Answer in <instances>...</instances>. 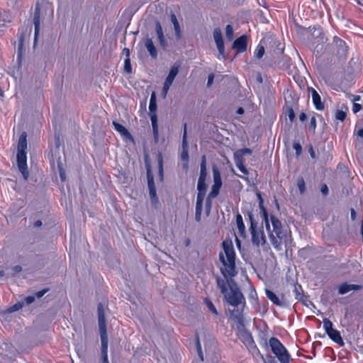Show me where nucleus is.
Wrapping results in <instances>:
<instances>
[{
  "instance_id": "obj_1",
  "label": "nucleus",
  "mask_w": 363,
  "mask_h": 363,
  "mask_svg": "<svg viewBox=\"0 0 363 363\" xmlns=\"http://www.w3.org/2000/svg\"><path fill=\"white\" fill-rule=\"evenodd\" d=\"M222 246L226 258L222 253H220L219 259L223 265L220 272L224 278L216 277L217 286L229 305L233 307L242 305L244 307L245 298L238 284L232 279L237 274L235 252L233 243L230 241L225 240L223 242Z\"/></svg>"
},
{
  "instance_id": "obj_2",
  "label": "nucleus",
  "mask_w": 363,
  "mask_h": 363,
  "mask_svg": "<svg viewBox=\"0 0 363 363\" xmlns=\"http://www.w3.org/2000/svg\"><path fill=\"white\" fill-rule=\"evenodd\" d=\"M270 222L273 230L269 227V231L267 230L270 242L277 250H281L282 242L287 238L286 230L284 229L281 222L275 216H270Z\"/></svg>"
},
{
  "instance_id": "obj_3",
  "label": "nucleus",
  "mask_w": 363,
  "mask_h": 363,
  "mask_svg": "<svg viewBox=\"0 0 363 363\" xmlns=\"http://www.w3.org/2000/svg\"><path fill=\"white\" fill-rule=\"evenodd\" d=\"M269 345L272 353L276 356L280 363H290L291 355L287 349L277 337H270L269 340Z\"/></svg>"
},
{
  "instance_id": "obj_4",
  "label": "nucleus",
  "mask_w": 363,
  "mask_h": 363,
  "mask_svg": "<svg viewBox=\"0 0 363 363\" xmlns=\"http://www.w3.org/2000/svg\"><path fill=\"white\" fill-rule=\"evenodd\" d=\"M248 217L250 223V231L252 235V244L257 247L264 245L266 240L263 230L258 228L257 223L255 220L252 212H248Z\"/></svg>"
},
{
  "instance_id": "obj_5",
  "label": "nucleus",
  "mask_w": 363,
  "mask_h": 363,
  "mask_svg": "<svg viewBox=\"0 0 363 363\" xmlns=\"http://www.w3.org/2000/svg\"><path fill=\"white\" fill-rule=\"evenodd\" d=\"M323 323L325 332L329 338L335 343L340 345H343L344 342L341 337L340 333L337 330H335L333 328V323L329 319L324 318Z\"/></svg>"
},
{
  "instance_id": "obj_6",
  "label": "nucleus",
  "mask_w": 363,
  "mask_h": 363,
  "mask_svg": "<svg viewBox=\"0 0 363 363\" xmlns=\"http://www.w3.org/2000/svg\"><path fill=\"white\" fill-rule=\"evenodd\" d=\"M16 159L18 169L22 174L23 179L27 180L29 177L27 166V152L17 151Z\"/></svg>"
},
{
  "instance_id": "obj_7",
  "label": "nucleus",
  "mask_w": 363,
  "mask_h": 363,
  "mask_svg": "<svg viewBox=\"0 0 363 363\" xmlns=\"http://www.w3.org/2000/svg\"><path fill=\"white\" fill-rule=\"evenodd\" d=\"M213 34L217 49L219 52L218 58V60H225L226 59V55L225 54V46L222 32L220 28H217L214 29Z\"/></svg>"
},
{
  "instance_id": "obj_8",
  "label": "nucleus",
  "mask_w": 363,
  "mask_h": 363,
  "mask_svg": "<svg viewBox=\"0 0 363 363\" xmlns=\"http://www.w3.org/2000/svg\"><path fill=\"white\" fill-rule=\"evenodd\" d=\"M147 179L151 205L155 208H157L159 204V199L157 196L156 187L155 185L153 177L150 172H147Z\"/></svg>"
},
{
  "instance_id": "obj_9",
  "label": "nucleus",
  "mask_w": 363,
  "mask_h": 363,
  "mask_svg": "<svg viewBox=\"0 0 363 363\" xmlns=\"http://www.w3.org/2000/svg\"><path fill=\"white\" fill-rule=\"evenodd\" d=\"M333 43L337 49L336 55L339 59H345L348 53L346 43L337 36H334Z\"/></svg>"
},
{
  "instance_id": "obj_10",
  "label": "nucleus",
  "mask_w": 363,
  "mask_h": 363,
  "mask_svg": "<svg viewBox=\"0 0 363 363\" xmlns=\"http://www.w3.org/2000/svg\"><path fill=\"white\" fill-rule=\"evenodd\" d=\"M182 151L180 155L181 160L184 162V164H183V167L185 169H187L189 168V152H188V141H187V133H186V124L184 123V133L182 136Z\"/></svg>"
},
{
  "instance_id": "obj_11",
  "label": "nucleus",
  "mask_w": 363,
  "mask_h": 363,
  "mask_svg": "<svg viewBox=\"0 0 363 363\" xmlns=\"http://www.w3.org/2000/svg\"><path fill=\"white\" fill-rule=\"evenodd\" d=\"M213 176L214 183L208 194H210V197H216L218 195L219 191L222 186L220 174L216 168H213Z\"/></svg>"
},
{
  "instance_id": "obj_12",
  "label": "nucleus",
  "mask_w": 363,
  "mask_h": 363,
  "mask_svg": "<svg viewBox=\"0 0 363 363\" xmlns=\"http://www.w3.org/2000/svg\"><path fill=\"white\" fill-rule=\"evenodd\" d=\"M247 38L246 35H242L235 40L233 44V48L236 49L238 52L242 53L247 50Z\"/></svg>"
},
{
  "instance_id": "obj_13",
  "label": "nucleus",
  "mask_w": 363,
  "mask_h": 363,
  "mask_svg": "<svg viewBox=\"0 0 363 363\" xmlns=\"http://www.w3.org/2000/svg\"><path fill=\"white\" fill-rule=\"evenodd\" d=\"M309 92L311 93L312 102L315 108L318 111H323L325 108V105L321 101V97L315 89L311 87L308 89Z\"/></svg>"
},
{
  "instance_id": "obj_14",
  "label": "nucleus",
  "mask_w": 363,
  "mask_h": 363,
  "mask_svg": "<svg viewBox=\"0 0 363 363\" xmlns=\"http://www.w3.org/2000/svg\"><path fill=\"white\" fill-rule=\"evenodd\" d=\"M40 9L39 6V4H37L35 9L34 12V16H33V24L35 27V33H34V45H35L37 40H38V35L40 31Z\"/></svg>"
},
{
  "instance_id": "obj_15",
  "label": "nucleus",
  "mask_w": 363,
  "mask_h": 363,
  "mask_svg": "<svg viewBox=\"0 0 363 363\" xmlns=\"http://www.w3.org/2000/svg\"><path fill=\"white\" fill-rule=\"evenodd\" d=\"M97 313L99 330H106L104 309L101 303H99L97 306Z\"/></svg>"
},
{
  "instance_id": "obj_16",
  "label": "nucleus",
  "mask_w": 363,
  "mask_h": 363,
  "mask_svg": "<svg viewBox=\"0 0 363 363\" xmlns=\"http://www.w3.org/2000/svg\"><path fill=\"white\" fill-rule=\"evenodd\" d=\"M362 288V286L359 284H349L347 283H343L340 285L338 288V293L341 295L345 294L348 293L349 291L353 290V291H358L360 290Z\"/></svg>"
},
{
  "instance_id": "obj_17",
  "label": "nucleus",
  "mask_w": 363,
  "mask_h": 363,
  "mask_svg": "<svg viewBox=\"0 0 363 363\" xmlns=\"http://www.w3.org/2000/svg\"><path fill=\"white\" fill-rule=\"evenodd\" d=\"M179 65L175 63L170 69L169 72L166 77L164 84L172 86L175 77L178 74Z\"/></svg>"
},
{
  "instance_id": "obj_18",
  "label": "nucleus",
  "mask_w": 363,
  "mask_h": 363,
  "mask_svg": "<svg viewBox=\"0 0 363 363\" xmlns=\"http://www.w3.org/2000/svg\"><path fill=\"white\" fill-rule=\"evenodd\" d=\"M245 342L247 344V347L250 352H252L253 354H260L259 350L257 347L251 333H248L247 334V335L245 337Z\"/></svg>"
},
{
  "instance_id": "obj_19",
  "label": "nucleus",
  "mask_w": 363,
  "mask_h": 363,
  "mask_svg": "<svg viewBox=\"0 0 363 363\" xmlns=\"http://www.w3.org/2000/svg\"><path fill=\"white\" fill-rule=\"evenodd\" d=\"M100 333V337H101V355L108 354V335L106 330H99Z\"/></svg>"
},
{
  "instance_id": "obj_20",
  "label": "nucleus",
  "mask_w": 363,
  "mask_h": 363,
  "mask_svg": "<svg viewBox=\"0 0 363 363\" xmlns=\"http://www.w3.org/2000/svg\"><path fill=\"white\" fill-rule=\"evenodd\" d=\"M265 294L268 299H269L274 304L278 306H284L283 301L280 298L270 289H265Z\"/></svg>"
},
{
  "instance_id": "obj_21",
  "label": "nucleus",
  "mask_w": 363,
  "mask_h": 363,
  "mask_svg": "<svg viewBox=\"0 0 363 363\" xmlns=\"http://www.w3.org/2000/svg\"><path fill=\"white\" fill-rule=\"evenodd\" d=\"M112 125L115 130L118 132L121 135L125 138H132L131 134L129 133V131L126 129L125 126H123V125L120 124L116 121H113Z\"/></svg>"
},
{
  "instance_id": "obj_22",
  "label": "nucleus",
  "mask_w": 363,
  "mask_h": 363,
  "mask_svg": "<svg viewBox=\"0 0 363 363\" xmlns=\"http://www.w3.org/2000/svg\"><path fill=\"white\" fill-rule=\"evenodd\" d=\"M157 110V101H156V96L153 92L150 96V104H149V111H150V118L154 115L156 118H157V116L156 113Z\"/></svg>"
},
{
  "instance_id": "obj_23",
  "label": "nucleus",
  "mask_w": 363,
  "mask_h": 363,
  "mask_svg": "<svg viewBox=\"0 0 363 363\" xmlns=\"http://www.w3.org/2000/svg\"><path fill=\"white\" fill-rule=\"evenodd\" d=\"M171 22L174 26V29L175 31L176 37L177 39H180L182 37V31L181 28L179 23V21L177 18L176 15L174 13H171L170 14Z\"/></svg>"
},
{
  "instance_id": "obj_24",
  "label": "nucleus",
  "mask_w": 363,
  "mask_h": 363,
  "mask_svg": "<svg viewBox=\"0 0 363 363\" xmlns=\"http://www.w3.org/2000/svg\"><path fill=\"white\" fill-rule=\"evenodd\" d=\"M31 33V26L26 28L25 33L23 31H19L18 33V50H21L23 47V43L30 35Z\"/></svg>"
},
{
  "instance_id": "obj_25",
  "label": "nucleus",
  "mask_w": 363,
  "mask_h": 363,
  "mask_svg": "<svg viewBox=\"0 0 363 363\" xmlns=\"http://www.w3.org/2000/svg\"><path fill=\"white\" fill-rule=\"evenodd\" d=\"M207 177V170H206V156L203 155L201 158V162L200 164V174L198 180L206 181Z\"/></svg>"
},
{
  "instance_id": "obj_26",
  "label": "nucleus",
  "mask_w": 363,
  "mask_h": 363,
  "mask_svg": "<svg viewBox=\"0 0 363 363\" xmlns=\"http://www.w3.org/2000/svg\"><path fill=\"white\" fill-rule=\"evenodd\" d=\"M145 45L150 56L154 59L157 58V51L152 40L151 39H147L145 42Z\"/></svg>"
},
{
  "instance_id": "obj_27",
  "label": "nucleus",
  "mask_w": 363,
  "mask_h": 363,
  "mask_svg": "<svg viewBox=\"0 0 363 363\" xmlns=\"http://www.w3.org/2000/svg\"><path fill=\"white\" fill-rule=\"evenodd\" d=\"M155 30L161 46L164 48L166 46V41L163 33L162 28L160 22L156 23Z\"/></svg>"
},
{
  "instance_id": "obj_28",
  "label": "nucleus",
  "mask_w": 363,
  "mask_h": 363,
  "mask_svg": "<svg viewBox=\"0 0 363 363\" xmlns=\"http://www.w3.org/2000/svg\"><path fill=\"white\" fill-rule=\"evenodd\" d=\"M259 207L261 209L263 214V219L265 223L266 230L269 231V220L268 218V213L266 208L264 206V201H259Z\"/></svg>"
},
{
  "instance_id": "obj_29",
  "label": "nucleus",
  "mask_w": 363,
  "mask_h": 363,
  "mask_svg": "<svg viewBox=\"0 0 363 363\" xmlns=\"http://www.w3.org/2000/svg\"><path fill=\"white\" fill-rule=\"evenodd\" d=\"M234 162L237 168L244 174L247 175L249 174L248 170L244 165V161L242 158L235 157L233 155Z\"/></svg>"
},
{
  "instance_id": "obj_30",
  "label": "nucleus",
  "mask_w": 363,
  "mask_h": 363,
  "mask_svg": "<svg viewBox=\"0 0 363 363\" xmlns=\"http://www.w3.org/2000/svg\"><path fill=\"white\" fill-rule=\"evenodd\" d=\"M26 150H27L26 134L25 132H23L21 135V136L18 139L17 151L26 152Z\"/></svg>"
},
{
  "instance_id": "obj_31",
  "label": "nucleus",
  "mask_w": 363,
  "mask_h": 363,
  "mask_svg": "<svg viewBox=\"0 0 363 363\" xmlns=\"http://www.w3.org/2000/svg\"><path fill=\"white\" fill-rule=\"evenodd\" d=\"M236 223L240 235L244 236L245 233V226L242 220V217L240 213L236 215Z\"/></svg>"
},
{
  "instance_id": "obj_32",
  "label": "nucleus",
  "mask_w": 363,
  "mask_h": 363,
  "mask_svg": "<svg viewBox=\"0 0 363 363\" xmlns=\"http://www.w3.org/2000/svg\"><path fill=\"white\" fill-rule=\"evenodd\" d=\"M151 124L152 128V133L154 136L155 140L157 142L158 140L159 132H158V124H157V118L153 115L151 117Z\"/></svg>"
},
{
  "instance_id": "obj_33",
  "label": "nucleus",
  "mask_w": 363,
  "mask_h": 363,
  "mask_svg": "<svg viewBox=\"0 0 363 363\" xmlns=\"http://www.w3.org/2000/svg\"><path fill=\"white\" fill-rule=\"evenodd\" d=\"M252 153V151L250 148H242L238 150L235 153V157H238L243 159L244 155H251Z\"/></svg>"
},
{
  "instance_id": "obj_34",
  "label": "nucleus",
  "mask_w": 363,
  "mask_h": 363,
  "mask_svg": "<svg viewBox=\"0 0 363 363\" xmlns=\"http://www.w3.org/2000/svg\"><path fill=\"white\" fill-rule=\"evenodd\" d=\"M299 289H301V286L300 285L295 286L294 293L296 299L304 303L305 296L302 292L299 291Z\"/></svg>"
},
{
  "instance_id": "obj_35",
  "label": "nucleus",
  "mask_w": 363,
  "mask_h": 363,
  "mask_svg": "<svg viewBox=\"0 0 363 363\" xmlns=\"http://www.w3.org/2000/svg\"><path fill=\"white\" fill-rule=\"evenodd\" d=\"M203 301L210 311H211L213 314L216 315L218 314L216 308L215 307V306L213 305L211 300L206 298H204Z\"/></svg>"
},
{
  "instance_id": "obj_36",
  "label": "nucleus",
  "mask_w": 363,
  "mask_h": 363,
  "mask_svg": "<svg viewBox=\"0 0 363 363\" xmlns=\"http://www.w3.org/2000/svg\"><path fill=\"white\" fill-rule=\"evenodd\" d=\"M206 194L198 192L196 196V208H203V203Z\"/></svg>"
},
{
  "instance_id": "obj_37",
  "label": "nucleus",
  "mask_w": 363,
  "mask_h": 363,
  "mask_svg": "<svg viewBox=\"0 0 363 363\" xmlns=\"http://www.w3.org/2000/svg\"><path fill=\"white\" fill-rule=\"evenodd\" d=\"M233 28L231 25L228 24L225 27V36L228 40H232L233 39Z\"/></svg>"
},
{
  "instance_id": "obj_38",
  "label": "nucleus",
  "mask_w": 363,
  "mask_h": 363,
  "mask_svg": "<svg viewBox=\"0 0 363 363\" xmlns=\"http://www.w3.org/2000/svg\"><path fill=\"white\" fill-rule=\"evenodd\" d=\"M207 189V185L206 184V181L198 180L197 183V190L198 192H201L206 194Z\"/></svg>"
},
{
  "instance_id": "obj_39",
  "label": "nucleus",
  "mask_w": 363,
  "mask_h": 363,
  "mask_svg": "<svg viewBox=\"0 0 363 363\" xmlns=\"http://www.w3.org/2000/svg\"><path fill=\"white\" fill-rule=\"evenodd\" d=\"M196 350H197V352L199 356V358L201 361H203V352H202V349H201V342H200L198 335H196Z\"/></svg>"
},
{
  "instance_id": "obj_40",
  "label": "nucleus",
  "mask_w": 363,
  "mask_h": 363,
  "mask_svg": "<svg viewBox=\"0 0 363 363\" xmlns=\"http://www.w3.org/2000/svg\"><path fill=\"white\" fill-rule=\"evenodd\" d=\"M264 54V48L262 45H258L255 52V56L257 59H261Z\"/></svg>"
},
{
  "instance_id": "obj_41",
  "label": "nucleus",
  "mask_w": 363,
  "mask_h": 363,
  "mask_svg": "<svg viewBox=\"0 0 363 363\" xmlns=\"http://www.w3.org/2000/svg\"><path fill=\"white\" fill-rule=\"evenodd\" d=\"M213 198L214 197H210V194H208V196L206 199L205 207H206V213L208 216L210 213L211 210V206H212L211 199Z\"/></svg>"
},
{
  "instance_id": "obj_42",
  "label": "nucleus",
  "mask_w": 363,
  "mask_h": 363,
  "mask_svg": "<svg viewBox=\"0 0 363 363\" xmlns=\"http://www.w3.org/2000/svg\"><path fill=\"white\" fill-rule=\"evenodd\" d=\"M346 116V112L342 110H337L335 112V118L340 121H344Z\"/></svg>"
},
{
  "instance_id": "obj_43",
  "label": "nucleus",
  "mask_w": 363,
  "mask_h": 363,
  "mask_svg": "<svg viewBox=\"0 0 363 363\" xmlns=\"http://www.w3.org/2000/svg\"><path fill=\"white\" fill-rule=\"evenodd\" d=\"M297 186L301 194H303L306 191V184L303 178H300L297 181Z\"/></svg>"
},
{
  "instance_id": "obj_44",
  "label": "nucleus",
  "mask_w": 363,
  "mask_h": 363,
  "mask_svg": "<svg viewBox=\"0 0 363 363\" xmlns=\"http://www.w3.org/2000/svg\"><path fill=\"white\" fill-rule=\"evenodd\" d=\"M24 306V303L21 301V302H18L16 303H15L14 305L11 306L9 311L10 312H15V311H17L20 309H21Z\"/></svg>"
},
{
  "instance_id": "obj_45",
  "label": "nucleus",
  "mask_w": 363,
  "mask_h": 363,
  "mask_svg": "<svg viewBox=\"0 0 363 363\" xmlns=\"http://www.w3.org/2000/svg\"><path fill=\"white\" fill-rule=\"evenodd\" d=\"M124 69L125 71L130 74L132 72V66L130 63V58H125L124 61Z\"/></svg>"
},
{
  "instance_id": "obj_46",
  "label": "nucleus",
  "mask_w": 363,
  "mask_h": 363,
  "mask_svg": "<svg viewBox=\"0 0 363 363\" xmlns=\"http://www.w3.org/2000/svg\"><path fill=\"white\" fill-rule=\"evenodd\" d=\"M286 114L288 116L289 121L291 122H293L295 118V113L294 111V109L291 107L287 108Z\"/></svg>"
},
{
  "instance_id": "obj_47",
  "label": "nucleus",
  "mask_w": 363,
  "mask_h": 363,
  "mask_svg": "<svg viewBox=\"0 0 363 363\" xmlns=\"http://www.w3.org/2000/svg\"><path fill=\"white\" fill-rule=\"evenodd\" d=\"M58 168H59V174H60V179L62 182H65L66 180V173H65V169L62 168V165L61 164H58Z\"/></svg>"
},
{
  "instance_id": "obj_48",
  "label": "nucleus",
  "mask_w": 363,
  "mask_h": 363,
  "mask_svg": "<svg viewBox=\"0 0 363 363\" xmlns=\"http://www.w3.org/2000/svg\"><path fill=\"white\" fill-rule=\"evenodd\" d=\"M293 148L294 149V150L296 151V155L297 156L300 155L301 154V152H302V147L300 143H294L293 144Z\"/></svg>"
},
{
  "instance_id": "obj_49",
  "label": "nucleus",
  "mask_w": 363,
  "mask_h": 363,
  "mask_svg": "<svg viewBox=\"0 0 363 363\" xmlns=\"http://www.w3.org/2000/svg\"><path fill=\"white\" fill-rule=\"evenodd\" d=\"M35 299V296H28L23 299V301H22V302L24 303V306L30 305L34 302Z\"/></svg>"
},
{
  "instance_id": "obj_50",
  "label": "nucleus",
  "mask_w": 363,
  "mask_h": 363,
  "mask_svg": "<svg viewBox=\"0 0 363 363\" xmlns=\"http://www.w3.org/2000/svg\"><path fill=\"white\" fill-rule=\"evenodd\" d=\"M308 128L313 132L315 131V130L316 128V119L314 116H313L311 118V121H310V123L308 125Z\"/></svg>"
},
{
  "instance_id": "obj_51",
  "label": "nucleus",
  "mask_w": 363,
  "mask_h": 363,
  "mask_svg": "<svg viewBox=\"0 0 363 363\" xmlns=\"http://www.w3.org/2000/svg\"><path fill=\"white\" fill-rule=\"evenodd\" d=\"M202 210H203V208H195V220L197 222H199L201 220Z\"/></svg>"
},
{
  "instance_id": "obj_52",
  "label": "nucleus",
  "mask_w": 363,
  "mask_h": 363,
  "mask_svg": "<svg viewBox=\"0 0 363 363\" xmlns=\"http://www.w3.org/2000/svg\"><path fill=\"white\" fill-rule=\"evenodd\" d=\"M158 165H159V174L161 177V179L163 178V162L162 159L160 157L158 161Z\"/></svg>"
},
{
  "instance_id": "obj_53",
  "label": "nucleus",
  "mask_w": 363,
  "mask_h": 363,
  "mask_svg": "<svg viewBox=\"0 0 363 363\" xmlns=\"http://www.w3.org/2000/svg\"><path fill=\"white\" fill-rule=\"evenodd\" d=\"M362 109V105L357 103H354L352 106V111L354 113H357Z\"/></svg>"
},
{
  "instance_id": "obj_54",
  "label": "nucleus",
  "mask_w": 363,
  "mask_h": 363,
  "mask_svg": "<svg viewBox=\"0 0 363 363\" xmlns=\"http://www.w3.org/2000/svg\"><path fill=\"white\" fill-rule=\"evenodd\" d=\"M48 291V289H44L43 290H40V291L36 292L35 294V298H40L43 297Z\"/></svg>"
},
{
  "instance_id": "obj_55",
  "label": "nucleus",
  "mask_w": 363,
  "mask_h": 363,
  "mask_svg": "<svg viewBox=\"0 0 363 363\" xmlns=\"http://www.w3.org/2000/svg\"><path fill=\"white\" fill-rule=\"evenodd\" d=\"M169 88H170V86L169 85H166L164 84L163 85V88H162V95L164 98L166 97L169 90Z\"/></svg>"
},
{
  "instance_id": "obj_56",
  "label": "nucleus",
  "mask_w": 363,
  "mask_h": 363,
  "mask_svg": "<svg viewBox=\"0 0 363 363\" xmlns=\"http://www.w3.org/2000/svg\"><path fill=\"white\" fill-rule=\"evenodd\" d=\"M213 80H214V74H210L208 76V81H207V86L208 87H210L212 85Z\"/></svg>"
},
{
  "instance_id": "obj_57",
  "label": "nucleus",
  "mask_w": 363,
  "mask_h": 363,
  "mask_svg": "<svg viewBox=\"0 0 363 363\" xmlns=\"http://www.w3.org/2000/svg\"><path fill=\"white\" fill-rule=\"evenodd\" d=\"M320 191L323 195H325V196L328 195V186L325 184H323L321 186Z\"/></svg>"
},
{
  "instance_id": "obj_58",
  "label": "nucleus",
  "mask_w": 363,
  "mask_h": 363,
  "mask_svg": "<svg viewBox=\"0 0 363 363\" xmlns=\"http://www.w3.org/2000/svg\"><path fill=\"white\" fill-rule=\"evenodd\" d=\"M21 270H22V267L20 265H16V266L13 267V268H12V271L14 273H18V272H21Z\"/></svg>"
},
{
  "instance_id": "obj_59",
  "label": "nucleus",
  "mask_w": 363,
  "mask_h": 363,
  "mask_svg": "<svg viewBox=\"0 0 363 363\" xmlns=\"http://www.w3.org/2000/svg\"><path fill=\"white\" fill-rule=\"evenodd\" d=\"M308 152H309V154H310L311 158L315 159V151L311 145L309 147Z\"/></svg>"
},
{
  "instance_id": "obj_60",
  "label": "nucleus",
  "mask_w": 363,
  "mask_h": 363,
  "mask_svg": "<svg viewBox=\"0 0 363 363\" xmlns=\"http://www.w3.org/2000/svg\"><path fill=\"white\" fill-rule=\"evenodd\" d=\"M255 297H257V293L254 287H252L251 291L250 294V298H254Z\"/></svg>"
},
{
  "instance_id": "obj_61",
  "label": "nucleus",
  "mask_w": 363,
  "mask_h": 363,
  "mask_svg": "<svg viewBox=\"0 0 363 363\" xmlns=\"http://www.w3.org/2000/svg\"><path fill=\"white\" fill-rule=\"evenodd\" d=\"M123 53L126 56V58H130V50L127 48H125L123 50Z\"/></svg>"
},
{
  "instance_id": "obj_62",
  "label": "nucleus",
  "mask_w": 363,
  "mask_h": 363,
  "mask_svg": "<svg viewBox=\"0 0 363 363\" xmlns=\"http://www.w3.org/2000/svg\"><path fill=\"white\" fill-rule=\"evenodd\" d=\"M102 363H109L108 354L101 355Z\"/></svg>"
},
{
  "instance_id": "obj_63",
  "label": "nucleus",
  "mask_w": 363,
  "mask_h": 363,
  "mask_svg": "<svg viewBox=\"0 0 363 363\" xmlns=\"http://www.w3.org/2000/svg\"><path fill=\"white\" fill-rule=\"evenodd\" d=\"M102 363H109L108 354L101 355Z\"/></svg>"
},
{
  "instance_id": "obj_64",
  "label": "nucleus",
  "mask_w": 363,
  "mask_h": 363,
  "mask_svg": "<svg viewBox=\"0 0 363 363\" xmlns=\"http://www.w3.org/2000/svg\"><path fill=\"white\" fill-rule=\"evenodd\" d=\"M357 135L359 138H363V128H359L357 130Z\"/></svg>"
}]
</instances>
